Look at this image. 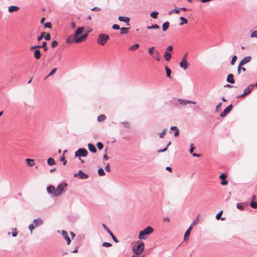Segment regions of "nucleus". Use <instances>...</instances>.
I'll list each match as a JSON object with an SVG mask.
<instances>
[{
	"instance_id": "1",
	"label": "nucleus",
	"mask_w": 257,
	"mask_h": 257,
	"mask_svg": "<svg viewBox=\"0 0 257 257\" xmlns=\"http://www.w3.org/2000/svg\"><path fill=\"white\" fill-rule=\"evenodd\" d=\"M67 186V184L63 182L60 184L56 189L54 186L50 185L47 187V190L49 193L52 194L55 196H58L66 191Z\"/></svg>"
},
{
	"instance_id": "2",
	"label": "nucleus",
	"mask_w": 257,
	"mask_h": 257,
	"mask_svg": "<svg viewBox=\"0 0 257 257\" xmlns=\"http://www.w3.org/2000/svg\"><path fill=\"white\" fill-rule=\"evenodd\" d=\"M83 27H78L77 30L74 33V42L76 43H81L85 41L87 37V34L82 35L80 37H78V35H80L83 31Z\"/></svg>"
},
{
	"instance_id": "3",
	"label": "nucleus",
	"mask_w": 257,
	"mask_h": 257,
	"mask_svg": "<svg viewBox=\"0 0 257 257\" xmlns=\"http://www.w3.org/2000/svg\"><path fill=\"white\" fill-rule=\"evenodd\" d=\"M154 231L153 228L151 226H148L143 230L140 232L139 238L145 239H146V235H149L153 233Z\"/></svg>"
},
{
	"instance_id": "4",
	"label": "nucleus",
	"mask_w": 257,
	"mask_h": 257,
	"mask_svg": "<svg viewBox=\"0 0 257 257\" xmlns=\"http://www.w3.org/2000/svg\"><path fill=\"white\" fill-rule=\"evenodd\" d=\"M109 39V36L105 34H100L98 35L97 42L98 44L103 46Z\"/></svg>"
},
{
	"instance_id": "5",
	"label": "nucleus",
	"mask_w": 257,
	"mask_h": 257,
	"mask_svg": "<svg viewBox=\"0 0 257 257\" xmlns=\"http://www.w3.org/2000/svg\"><path fill=\"white\" fill-rule=\"evenodd\" d=\"M149 54L157 61H159L161 59L160 53L158 51L155 50L154 47H152L148 49Z\"/></svg>"
},
{
	"instance_id": "6",
	"label": "nucleus",
	"mask_w": 257,
	"mask_h": 257,
	"mask_svg": "<svg viewBox=\"0 0 257 257\" xmlns=\"http://www.w3.org/2000/svg\"><path fill=\"white\" fill-rule=\"evenodd\" d=\"M144 248L145 244L143 242H141L137 246H134L133 250L135 254L139 255L140 254L143 252V251L144 249Z\"/></svg>"
},
{
	"instance_id": "7",
	"label": "nucleus",
	"mask_w": 257,
	"mask_h": 257,
	"mask_svg": "<svg viewBox=\"0 0 257 257\" xmlns=\"http://www.w3.org/2000/svg\"><path fill=\"white\" fill-rule=\"evenodd\" d=\"M88 151L85 149H79L75 153V156L76 157H85L88 155Z\"/></svg>"
},
{
	"instance_id": "8",
	"label": "nucleus",
	"mask_w": 257,
	"mask_h": 257,
	"mask_svg": "<svg viewBox=\"0 0 257 257\" xmlns=\"http://www.w3.org/2000/svg\"><path fill=\"white\" fill-rule=\"evenodd\" d=\"M180 66L183 68L184 70H186L188 66L189 63L187 61L186 55H185L182 58V61L180 62L179 64Z\"/></svg>"
},
{
	"instance_id": "9",
	"label": "nucleus",
	"mask_w": 257,
	"mask_h": 257,
	"mask_svg": "<svg viewBox=\"0 0 257 257\" xmlns=\"http://www.w3.org/2000/svg\"><path fill=\"white\" fill-rule=\"evenodd\" d=\"M74 176L75 177H78L81 179H87L89 177L87 174L83 173L81 170H79L78 173L75 174Z\"/></svg>"
},
{
	"instance_id": "10",
	"label": "nucleus",
	"mask_w": 257,
	"mask_h": 257,
	"mask_svg": "<svg viewBox=\"0 0 257 257\" xmlns=\"http://www.w3.org/2000/svg\"><path fill=\"white\" fill-rule=\"evenodd\" d=\"M253 87L254 86L252 85L248 86L244 89L243 93L238 97H240L248 94L253 89Z\"/></svg>"
},
{
	"instance_id": "11",
	"label": "nucleus",
	"mask_w": 257,
	"mask_h": 257,
	"mask_svg": "<svg viewBox=\"0 0 257 257\" xmlns=\"http://www.w3.org/2000/svg\"><path fill=\"white\" fill-rule=\"evenodd\" d=\"M226 175L225 173H222L219 176V179L222 181L221 182V184L223 186H225L228 184V181L226 180Z\"/></svg>"
},
{
	"instance_id": "12",
	"label": "nucleus",
	"mask_w": 257,
	"mask_h": 257,
	"mask_svg": "<svg viewBox=\"0 0 257 257\" xmlns=\"http://www.w3.org/2000/svg\"><path fill=\"white\" fill-rule=\"evenodd\" d=\"M232 108V104L229 105L227 107L225 108V109L224 110V111L221 113L220 116L222 117H224L227 115L228 113H229Z\"/></svg>"
},
{
	"instance_id": "13",
	"label": "nucleus",
	"mask_w": 257,
	"mask_h": 257,
	"mask_svg": "<svg viewBox=\"0 0 257 257\" xmlns=\"http://www.w3.org/2000/svg\"><path fill=\"white\" fill-rule=\"evenodd\" d=\"M61 234L64 238L66 240L67 244L69 245L71 243V239L68 235L67 232L63 230H62Z\"/></svg>"
},
{
	"instance_id": "14",
	"label": "nucleus",
	"mask_w": 257,
	"mask_h": 257,
	"mask_svg": "<svg viewBox=\"0 0 257 257\" xmlns=\"http://www.w3.org/2000/svg\"><path fill=\"white\" fill-rule=\"evenodd\" d=\"M43 223V220L40 218H38L33 220L32 224H34V226L37 227L42 225Z\"/></svg>"
},
{
	"instance_id": "15",
	"label": "nucleus",
	"mask_w": 257,
	"mask_h": 257,
	"mask_svg": "<svg viewBox=\"0 0 257 257\" xmlns=\"http://www.w3.org/2000/svg\"><path fill=\"white\" fill-rule=\"evenodd\" d=\"M251 60V56H246L244 57L240 62V65H244L245 64L249 62Z\"/></svg>"
},
{
	"instance_id": "16",
	"label": "nucleus",
	"mask_w": 257,
	"mask_h": 257,
	"mask_svg": "<svg viewBox=\"0 0 257 257\" xmlns=\"http://www.w3.org/2000/svg\"><path fill=\"white\" fill-rule=\"evenodd\" d=\"M178 102L179 103L181 104V105H186V104H196V103L195 102H193V101H190V100H184V99H178Z\"/></svg>"
},
{
	"instance_id": "17",
	"label": "nucleus",
	"mask_w": 257,
	"mask_h": 257,
	"mask_svg": "<svg viewBox=\"0 0 257 257\" xmlns=\"http://www.w3.org/2000/svg\"><path fill=\"white\" fill-rule=\"evenodd\" d=\"M255 196L253 195L251 197V202H250V206L253 208H257V201H255Z\"/></svg>"
},
{
	"instance_id": "18",
	"label": "nucleus",
	"mask_w": 257,
	"mask_h": 257,
	"mask_svg": "<svg viewBox=\"0 0 257 257\" xmlns=\"http://www.w3.org/2000/svg\"><path fill=\"white\" fill-rule=\"evenodd\" d=\"M118 20L120 21L124 22L125 23H126V25L127 26H130V24H129V22H130V18L126 17L119 16L118 17Z\"/></svg>"
},
{
	"instance_id": "19",
	"label": "nucleus",
	"mask_w": 257,
	"mask_h": 257,
	"mask_svg": "<svg viewBox=\"0 0 257 257\" xmlns=\"http://www.w3.org/2000/svg\"><path fill=\"white\" fill-rule=\"evenodd\" d=\"M191 230H192V227H191V225H190V227L188 228V229L186 230V231L185 233L184 236V240H187L189 239V237L190 234Z\"/></svg>"
},
{
	"instance_id": "20",
	"label": "nucleus",
	"mask_w": 257,
	"mask_h": 257,
	"mask_svg": "<svg viewBox=\"0 0 257 257\" xmlns=\"http://www.w3.org/2000/svg\"><path fill=\"white\" fill-rule=\"evenodd\" d=\"M227 81L230 83H234L235 82L234 80L233 75L232 74H229L227 77Z\"/></svg>"
},
{
	"instance_id": "21",
	"label": "nucleus",
	"mask_w": 257,
	"mask_h": 257,
	"mask_svg": "<svg viewBox=\"0 0 257 257\" xmlns=\"http://www.w3.org/2000/svg\"><path fill=\"white\" fill-rule=\"evenodd\" d=\"M19 7L17 6H12L9 7V11L10 13L18 11L19 10Z\"/></svg>"
},
{
	"instance_id": "22",
	"label": "nucleus",
	"mask_w": 257,
	"mask_h": 257,
	"mask_svg": "<svg viewBox=\"0 0 257 257\" xmlns=\"http://www.w3.org/2000/svg\"><path fill=\"white\" fill-rule=\"evenodd\" d=\"M193 144H191V148H190V153L191 154H192V155L194 156V157H201V155L199 154H196V153H193V151L195 149V147L193 146Z\"/></svg>"
},
{
	"instance_id": "23",
	"label": "nucleus",
	"mask_w": 257,
	"mask_h": 257,
	"mask_svg": "<svg viewBox=\"0 0 257 257\" xmlns=\"http://www.w3.org/2000/svg\"><path fill=\"white\" fill-rule=\"evenodd\" d=\"M88 149L90 151H91L92 153H96V149L95 148V146L92 144H88Z\"/></svg>"
},
{
	"instance_id": "24",
	"label": "nucleus",
	"mask_w": 257,
	"mask_h": 257,
	"mask_svg": "<svg viewBox=\"0 0 257 257\" xmlns=\"http://www.w3.org/2000/svg\"><path fill=\"white\" fill-rule=\"evenodd\" d=\"M164 57L166 61H169L171 58V54L166 51L164 55Z\"/></svg>"
},
{
	"instance_id": "25",
	"label": "nucleus",
	"mask_w": 257,
	"mask_h": 257,
	"mask_svg": "<svg viewBox=\"0 0 257 257\" xmlns=\"http://www.w3.org/2000/svg\"><path fill=\"white\" fill-rule=\"evenodd\" d=\"M41 54L39 50H36L34 51V57L36 59H39L41 57Z\"/></svg>"
},
{
	"instance_id": "26",
	"label": "nucleus",
	"mask_w": 257,
	"mask_h": 257,
	"mask_svg": "<svg viewBox=\"0 0 257 257\" xmlns=\"http://www.w3.org/2000/svg\"><path fill=\"white\" fill-rule=\"evenodd\" d=\"M170 25V23L169 22H166L164 23L162 25V29L164 32H165L167 31V30L168 29Z\"/></svg>"
},
{
	"instance_id": "27",
	"label": "nucleus",
	"mask_w": 257,
	"mask_h": 257,
	"mask_svg": "<svg viewBox=\"0 0 257 257\" xmlns=\"http://www.w3.org/2000/svg\"><path fill=\"white\" fill-rule=\"evenodd\" d=\"M243 65H240V63L239 64V65L237 68V73L238 74H240L241 71L242 72H245L246 71V69L244 67H242Z\"/></svg>"
},
{
	"instance_id": "28",
	"label": "nucleus",
	"mask_w": 257,
	"mask_h": 257,
	"mask_svg": "<svg viewBox=\"0 0 257 257\" xmlns=\"http://www.w3.org/2000/svg\"><path fill=\"white\" fill-rule=\"evenodd\" d=\"M140 45L138 44H136L130 47L128 49V50L131 51H134L136 50H137L139 47Z\"/></svg>"
},
{
	"instance_id": "29",
	"label": "nucleus",
	"mask_w": 257,
	"mask_h": 257,
	"mask_svg": "<svg viewBox=\"0 0 257 257\" xmlns=\"http://www.w3.org/2000/svg\"><path fill=\"white\" fill-rule=\"evenodd\" d=\"M106 118V117L105 115L104 114H101V115H100L98 116L97 117V120L99 122H101V121H104V120H105Z\"/></svg>"
},
{
	"instance_id": "30",
	"label": "nucleus",
	"mask_w": 257,
	"mask_h": 257,
	"mask_svg": "<svg viewBox=\"0 0 257 257\" xmlns=\"http://www.w3.org/2000/svg\"><path fill=\"white\" fill-rule=\"evenodd\" d=\"M26 161L27 162L28 165L30 166H33L35 165L34 160L27 159Z\"/></svg>"
},
{
	"instance_id": "31",
	"label": "nucleus",
	"mask_w": 257,
	"mask_h": 257,
	"mask_svg": "<svg viewBox=\"0 0 257 257\" xmlns=\"http://www.w3.org/2000/svg\"><path fill=\"white\" fill-rule=\"evenodd\" d=\"M47 163L50 166H52L55 164V161L53 158H49L47 160Z\"/></svg>"
},
{
	"instance_id": "32",
	"label": "nucleus",
	"mask_w": 257,
	"mask_h": 257,
	"mask_svg": "<svg viewBox=\"0 0 257 257\" xmlns=\"http://www.w3.org/2000/svg\"><path fill=\"white\" fill-rule=\"evenodd\" d=\"M165 70H166V71L167 76L168 78H171V70L167 66H165Z\"/></svg>"
},
{
	"instance_id": "33",
	"label": "nucleus",
	"mask_w": 257,
	"mask_h": 257,
	"mask_svg": "<svg viewBox=\"0 0 257 257\" xmlns=\"http://www.w3.org/2000/svg\"><path fill=\"white\" fill-rule=\"evenodd\" d=\"M121 30V34H127L128 32V30L130 29V28H121L120 29Z\"/></svg>"
},
{
	"instance_id": "34",
	"label": "nucleus",
	"mask_w": 257,
	"mask_h": 257,
	"mask_svg": "<svg viewBox=\"0 0 257 257\" xmlns=\"http://www.w3.org/2000/svg\"><path fill=\"white\" fill-rule=\"evenodd\" d=\"M160 27L157 24L153 25L151 26H148L147 27V29L148 30H151V29H159Z\"/></svg>"
},
{
	"instance_id": "35",
	"label": "nucleus",
	"mask_w": 257,
	"mask_h": 257,
	"mask_svg": "<svg viewBox=\"0 0 257 257\" xmlns=\"http://www.w3.org/2000/svg\"><path fill=\"white\" fill-rule=\"evenodd\" d=\"M171 130H174L175 131V136L177 137L179 134V131L178 128L176 126H172L171 127Z\"/></svg>"
},
{
	"instance_id": "36",
	"label": "nucleus",
	"mask_w": 257,
	"mask_h": 257,
	"mask_svg": "<svg viewBox=\"0 0 257 257\" xmlns=\"http://www.w3.org/2000/svg\"><path fill=\"white\" fill-rule=\"evenodd\" d=\"M158 14V12L154 11L150 14V16L154 19H157Z\"/></svg>"
},
{
	"instance_id": "37",
	"label": "nucleus",
	"mask_w": 257,
	"mask_h": 257,
	"mask_svg": "<svg viewBox=\"0 0 257 257\" xmlns=\"http://www.w3.org/2000/svg\"><path fill=\"white\" fill-rule=\"evenodd\" d=\"M180 19L182 21V22L179 24L180 26H182L183 24H187L188 22L187 20L183 17H181Z\"/></svg>"
},
{
	"instance_id": "38",
	"label": "nucleus",
	"mask_w": 257,
	"mask_h": 257,
	"mask_svg": "<svg viewBox=\"0 0 257 257\" xmlns=\"http://www.w3.org/2000/svg\"><path fill=\"white\" fill-rule=\"evenodd\" d=\"M98 173L99 176H103L105 175V173L102 168H99L98 170Z\"/></svg>"
},
{
	"instance_id": "39",
	"label": "nucleus",
	"mask_w": 257,
	"mask_h": 257,
	"mask_svg": "<svg viewBox=\"0 0 257 257\" xmlns=\"http://www.w3.org/2000/svg\"><path fill=\"white\" fill-rule=\"evenodd\" d=\"M57 71V68H53L52 69L51 71L50 72V73L48 74V75L47 76V77H46V78H47L48 77H49V76H52L53 75H54L55 72H56Z\"/></svg>"
},
{
	"instance_id": "40",
	"label": "nucleus",
	"mask_w": 257,
	"mask_h": 257,
	"mask_svg": "<svg viewBox=\"0 0 257 257\" xmlns=\"http://www.w3.org/2000/svg\"><path fill=\"white\" fill-rule=\"evenodd\" d=\"M122 124L126 128H130L131 125H130V123L128 121L123 122H122Z\"/></svg>"
},
{
	"instance_id": "41",
	"label": "nucleus",
	"mask_w": 257,
	"mask_h": 257,
	"mask_svg": "<svg viewBox=\"0 0 257 257\" xmlns=\"http://www.w3.org/2000/svg\"><path fill=\"white\" fill-rule=\"evenodd\" d=\"M102 225L103 228L106 230L107 232H108L109 234H110L111 233L109 229L106 226V225L105 224L103 223Z\"/></svg>"
},
{
	"instance_id": "42",
	"label": "nucleus",
	"mask_w": 257,
	"mask_h": 257,
	"mask_svg": "<svg viewBox=\"0 0 257 257\" xmlns=\"http://www.w3.org/2000/svg\"><path fill=\"white\" fill-rule=\"evenodd\" d=\"M96 145L98 150H101L103 149V145L101 143L98 142L97 143Z\"/></svg>"
},
{
	"instance_id": "43",
	"label": "nucleus",
	"mask_w": 257,
	"mask_h": 257,
	"mask_svg": "<svg viewBox=\"0 0 257 257\" xmlns=\"http://www.w3.org/2000/svg\"><path fill=\"white\" fill-rule=\"evenodd\" d=\"M45 33V32H42L41 33V35L38 37V41H41L43 37H44Z\"/></svg>"
},
{
	"instance_id": "44",
	"label": "nucleus",
	"mask_w": 257,
	"mask_h": 257,
	"mask_svg": "<svg viewBox=\"0 0 257 257\" xmlns=\"http://www.w3.org/2000/svg\"><path fill=\"white\" fill-rule=\"evenodd\" d=\"M223 213V210H221L216 216V218L218 220L221 218V216L222 215Z\"/></svg>"
},
{
	"instance_id": "45",
	"label": "nucleus",
	"mask_w": 257,
	"mask_h": 257,
	"mask_svg": "<svg viewBox=\"0 0 257 257\" xmlns=\"http://www.w3.org/2000/svg\"><path fill=\"white\" fill-rule=\"evenodd\" d=\"M41 48L43 47L45 51H47L48 50V48L47 47V42H44L42 46H40Z\"/></svg>"
},
{
	"instance_id": "46",
	"label": "nucleus",
	"mask_w": 257,
	"mask_h": 257,
	"mask_svg": "<svg viewBox=\"0 0 257 257\" xmlns=\"http://www.w3.org/2000/svg\"><path fill=\"white\" fill-rule=\"evenodd\" d=\"M102 246L104 247H110L112 246V244L110 243L104 242L102 243Z\"/></svg>"
},
{
	"instance_id": "47",
	"label": "nucleus",
	"mask_w": 257,
	"mask_h": 257,
	"mask_svg": "<svg viewBox=\"0 0 257 257\" xmlns=\"http://www.w3.org/2000/svg\"><path fill=\"white\" fill-rule=\"evenodd\" d=\"M109 235L111 236V237H112V239L113 240V241L116 243H117L118 242V240H117V239L115 237V236L113 234V233L111 232L110 234H109Z\"/></svg>"
},
{
	"instance_id": "48",
	"label": "nucleus",
	"mask_w": 257,
	"mask_h": 257,
	"mask_svg": "<svg viewBox=\"0 0 257 257\" xmlns=\"http://www.w3.org/2000/svg\"><path fill=\"white\" fill-rule=\"evenodd\" d=\"M237 57L236 56H234L232 57L231 61V64L233 65L235 61H236Z\"/></svg>"
},
{
	"instance_id": "49",
	"label": "nucleus",
	"mask_w": 257,
	"mask_h": 257,
	"mask_svg": "<svg viewBox=\"0 0 257 257\" xmlns=\"http://www.w3.org/2000/svg\"><path fill=\"white\" fill-rule=\"evenodd\" d=\"M251 37H256L257 38V30H255L253 31L251 34Z\"/></svg>"
},
{
	"instance_id": "50",
	"label": "nucleus",
	"mask_w": 257,
	"mask_h": 257,
	"mask_svg": "<svg viewBox=\"0 0 257 257\" xmlns=\"http://www.w3.org/2000/svg\"><path fill=\"white\" fill-rule=\"evenodd\" d=\"M35 228V227L34 226V224H31L29 225V229L31 231V233H32V231H33V230Z\"/></svg>"
},
{
	"instance_id": "51",
	"label": "nucleus",
	"mask_w": 257,
	"mask_h": 257,
	"mask_svg": "<svg viewBox=\"0 0 257 257\" xmlns=\"http://www.w3.org/2000/svg\"><path fill=\"white\" fill-rule=\"evenodd\" d=\"M44 38L46 40L49 41L51 39V36L49 33H47L46 36H44Z\"/></svg>"
},
{
	"instance_id": "52",
	"label": "nucleus",
	"mask_w": 257,
	"mask_h": 257,
	"mask_svg": "<svg viewBox=\"0 0 257 257\" xmlns=\"http://www.w3.org/2000/svg\"><path fill=\"white\" fill-rule=\"evenodd\" d=\"M166 129H165V130H163V131L162 132V133H161V134H160V135H159V136H160V137L161 138H164V136H165V135H166Z\"/></svg>"
},
{
	"instance_id": "53",
	"label": "nucleus",
	"mask_w": 257,
	"mask_h": 257,
	"mask_svg": "<svg viewBox=\"0 0 257 257\" xmlns=\"http://www.w3.org/2000/svg\"><path fill=\"white\" fill-rule=\"evenodd\" d=\"M58 45V42L56 41H54L52 42V44H51V46H52V48H55Z\"/></svg>"
},
{
	"instance_id": "54",
	"label": "nucleus",
	"mask_w": 257,
	"mask_h": 257,
	"mask_svg": "<svg viewBox=\"0 0 257 257\" xmlns=\"http://www.w3.org/2000/svg\"><path fill=\"white\" fill-rule=\"evenodd\" d=\"M44 26L46 28H51L52 27L51 23L50 22H47L45 24Z\"/></svg>"
},
{
	"instance_id": "55",
	"label": "nucleus",
	"mask_w": 257,
	"mask_h": 257,
	"mask_svg": "<svg viewBox=\"0 0 257 257\" xmlns=\"http://www.w3.org/2000/svg\"><path fill=\"white\" fill-rule=\"evenodd\" d=\"M112 27V29L114 30H119L120 29L119 28V26L116 24L113 25Z\"/></svg>"
},
{
	"instance_id": "56",
	"label": "nucleus",
	"mask_w": 257,
	"mask_h": 257,
	"mask_svg": "<svg viewBox=\"0 0 257 257\" xmlns=\"http://www.w3.org/2000/svg\"><path fill=\"white\" fill-rule=\"evenodd\" d=\"M65 157L64 156H63L61 158H60V161L61 162H63V165H65L66 164V163H67V161H65Z\"/></svg>"
},
{
	"instance_id": "57",
	"label": "nucleus",
	"mask_w": 257,
	"mask_h": 257,
	"mask_svg": "<svg viewBox=\"0 0 257 257\" xmlns=\"http://www.w3.org/2000/svg\"><path fill=\"white\" fill-rule=\"evenodd\" d=\"M105 170L108 172H109L110 171V166H109V164L108 163L107 164V165L105 166Z\"/></svg>"
},
{
	"instance_id": "58",
	"label": "nucleus",
	"mask_w": 257,
	"mask_h": 257,
	"mask_svg": "<svg viewBox=\"0 0 257 257\" xmlns=\"http://www.w3.org/2000/svg\"><path fill=\"white\" fill-rule=\"evenodd\" d=\"M198 218H196L192 222V223L191 224V227H192L193 225H194L195 224H196L197 223H198Z\"/></svg>"
},
{
	"instance_id": "59",
	"label": "nucleus",
	"mask_w": 257,
	"mask_h": 257,
	"mask_svg": "<svg viewBox=\"0 0 257 257\" xmlns=\"http://www.w3.org/2000/svg\"><path fill=\"white\" fill-rule=\"evenodd\" d=\"M222 105V103H219L216 107V111H218L219 110V108L221 107Z\"/></svg>"
},
{
	"instance_id": "60",
	"label": "nucleus",
	"mask_w": 257,
	"mask_h": 257,
	"mask_svg": "<svg viewBox=\"0 0 257 257\" xmlns=\"http://www.w3.org/2000/svg\"><path fill=\"white\" fill-rule=\"evenodd\" d=\"M101 9L98 7H94L91 9L93 11H99Z\"/></svg>"
},
{
	"instance_id": "61",
	"label": "nucleus",
	"mask_w": 257,
	"mask_h": 257,
	"mask_svg": "<svg viewBox=\"0 0 257 257\" xmlns=\"http://www.w3.org/2000/svg\"><path fill=\"white\" fill-rule=\"evenodd\" d=\"M167 50L168 52H172L173 50V47L171 46H169L167 47Z\"/></svg>"
},
{
	"instance_id": "62",
	"label": "nucleus",
	"mask_w": 257,
	"mask_h": 257,
	"mask_svg": "<svg viewBox=\"0 0 257 257\" xmlns=\"http://www.w3.org/2000/svg\"><path fill=\"white\" fill-rule=\"evenodd\" d=\"M167 150V147L164 149H161V150H159L158 151V153H162V152H165Z\"/></svg>"
},
{
	"instance_id": "63",
	"label": "nucleus",
	"mask_w": 257,
	"mask_h": 257,
	"mask_svg": "<svg viewBox=\"0 0 257 257\" xmlns=\"http://www.w3.org/2000/svg\"><path fill=\"white\" fill-rule=\"evenodd\" d=\"M70 25L72 27V28H75L76 27V25H75V23L73 22H72L71 23H70Z\"/></svg>"
},
{
	"instance_id": "64",
	"label": "nucleus",
	"mask_w": 257,
	"mask_h": 257,
	"mask_svg": "<svg viewBox=\"0 0 257 257\" xmlns=\"http://www.w3.org/2000/svg\"><path fill=\"white\" fill-rule=\"evenodd\" d=\"M163 221H164L169 222L170 221V218L169 217H164L163 218Z\"/></svg>"
}]
</instances>
